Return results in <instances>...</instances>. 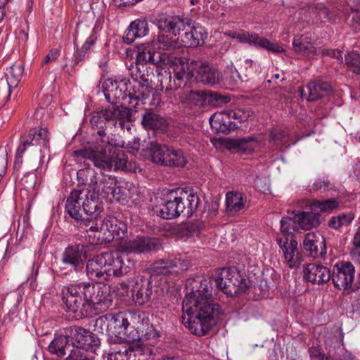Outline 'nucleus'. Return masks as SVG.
<instances>
[{
  "mask_svg": "<svg viewBox=\"0 0 360 360\" xmlns=\"http://www.w3.org/2000/svg\"><path fill=\"white\" fill-rule=\"evenodd\" d=\"M186 288L181 323L191 333L205 335L217 323L221 314L219 304L210 300V281L207 279L188 280Z\"/></svg>",
  "mask_w": 360,
  "mask_h": 360,
  "instance_id": "obj_1",
  "label": "nucleus"
},
{
  "mask_svg": "<svg viewBox=\"0 0 360 360\" xmlns=\"http://www.w3.org/2000/svg\"><path fill=\"white\" fill-rule=\"evenodd\" d=\"M173 68V75L169 73L167 84L165 86L161 83L162 88H165L167 97L174 96V91L186 86H191L192 84L200 82L207 86H214L219 84L221 75L219 70L207 63H185L181 59L179 60Z\"/></svg>",
  "mask_w": 360,
  "mask_h": 360,
  "instance_id": "obj_2",
  "label": "nucleus"
},
{
  "mask_svg": "<svg viewBox=\"0 0 360 360\" xmlns=\"http://www.w3.org/2000/svg\"><path fill=\"white\" fill-rule=\"evenodd\" d=\"M82 193L80 189H74L67 198L65 208L79 230L77 234L86 235L96 228L98 219L103 217L101 215L103 207L98 192H86L84 196Z\"/></svg>",
  "mask_w": 360,
  "mask_h": 360,
  "instance_id": "obj_3",
  "label": "nucleus"
},
{
  "mask_svg": "<svg viewBox=\"0 0 360 360\" xmlns=\"http://www.w3.org/2000/svg\"><path fill=\"white\" fill-rule=\"evenodd\" d=\"M73 156L89 160L95 167L101 169H114L124 172L132 169V164L123 149V143H120L117 141V144L112 146H96L75 150Z\"/></svg>",
  "mask_w": 360,
  "mask_h": 360,
  "instance_id": "obj_4",
  "label": "nucleus"
},
{
  "mask_svg": "<svg viewBox=\"0 0 360 360\" xmlns=\"http://www.w3.org/2000/svg\"><path fill=\"white\" fill-rule=\"evenodd\" d=\"M129 75L136 84L133 85V96L143 105H155L159 103L160 97L152 86L154 77L153 68L148 65L132 63L128 68Z\"/></svg>",
  "mask_w": 360,
  "mask_h": 360,
  "instance_id": "obj_5",
  "label": "nucleus"
},
{
  "mask_svg": "<svg viewBox=\"0 0 360 360\" xmlns=\"http://www.w3.org/2000/svg\"><path fill=\"white\" fill-rule=\"evenodd\" d=\"M96 228L86 233V235L77 234V238H85L91 244H108L114 239L123 240L127 237V226L117 217L108 215L98 219Z\"/></svg>",
  "mask_w": 360,
  "mask_h": 360,
  "instance_id": "obj_6",
  "label": "nucleus"
},
{
  "mask_svg": "<svg viewBox=\"0 0 360 360\" xmlns=\"http://www.w3.org/2000/svg\"><path fill=\"white\" fill-rule=\"evenodd\" d=\"M131 331L129 341L143 342L150 341V345L155 344L160 337V332L155 328L152 321L153 314L148 311L131 310Z\"/></svg>",
  "mask_w": 360,
  "mask_h": 360,
  "instance_id": "obj_7",
  "label": "nucleus"
},
{
  "mask_svg": "<svg viewBox=\"0 0 360 360\" xmlns=\"http://www.w3.org/2000/svg\"><path fill=\"white\" fill-rule=\"evenodd\" d=\"M132 88L133 86L129 79L122 75L108 78L103 84L105 98L108 103L117 104L128 97L130 99L129 103L132 107L136 108L140 101H138V98L131 94Z\"/></svg>",
  "mask_w": 360,
  "mask_h": 360,
  "instance_id": "obj_8",
  "label": "nucleus"
},
{
  "mask_svg": "<svg viewBox=\"0 0 360 360\" xmlns=\"http://www.w3.org/2000/svg\"><path fill=\"white\" fill-rule=\"evenodd\" d=\"M148 152L152 162L169 167H184L188 163L182 149L166 144L150 143Z\"/></svg>",
  "mask_w": 360,
  "mask_h": 360,
  "instance_id": "obj_9",
  "label": "nucleus"
},
{
  "mask_svg": "<svg viewBox=\"0 0 360 360\" xmlns=\"http://www.w3.org/2000/svg\"><path fill=\"white\" fill-rule=\"evenodd\" d=\"M112 112L108 108L99 111H94L90 115V124L93 130V135L96 140L91 147L96 146H112L117 144V140L112 133H109L108 128L112 124Z\"/></svg>",
  "mask_w": 360,
  "mask_h": 360,
  "instance_id": "obj_10",
  "label": "nucleus"
},
{
  "mask_svg": "<svg viewBox=\"0 0 360 360\" xmlns=\"http://www.w3.org/2000/svg\"><path fill=\"white\" fill-rule=\"evenodd\" d=\"M214 282L216 287L228 297L244 293L248 285L237 269L224 267L217 269Z\"/></svg>",
  "mask_w": 360,
  "mask_h": 360,
  "instance_id": "obj_11",
  "label": "nucleus"
},
{
  "mask_svg": "<svg viewBox=\"0 0 360 360\" xmlns=\"http://www.w3.org/2000/svg\"><path fill=\"white\" fill-rule=\"evenodd\" d=\"M131 310L119 311L117 313H108L98 317L95 321V327L103 330V327L111 335L118 338L124 336L127 338L131 331Z\"/></svg>",
  "mask_w": 360,
  "mask_h": 360,
  "instance_id": "obj_12",
  "label": "nucleus"
},
{
  "mask_svg": "<svg viewBox=\"0 0 360 360\" xmlns=\"http://www.w3.org/2000/svg\"><path fill=\"white\" fill-rule=\"evenodd\" d=\"M150 201L153 212L162 219H175L181 214L176 189L158 192Z\"/></svg>",
  "mask_w": 360,
  "mask_h": 360,
  "instance_id": "obj_13",
  "label": "nucleus"
},
{
  "mask_svg": "<svg viewBox=\"0 0 360 360\" xmlns=\"http://www.w3.org/2000/svg\"><path fill=\"white\" fill-rule=\"evenodd\" d=\"M84 303L80 318L91 316L105 311L112 303V296L108 287L91 282L89 293Z\"/></svg>",
  "mask_w": 360,
  "mask_h": 360,
  "instance_id": "obj_14",
  "label": "nucleus"
},
{
  "mask_svg": "<svg viewBox=\"0 0 360 360\" xmlns=\"http://www.w3.org/2000/svg\"><path fill=\"white\" fill-rule=\"evenodd\" d=\"M75 235V243L68 245L61 254L60 262L62 264L70 267L75 272L82 271L84 268V261L89 252L95 244H91L85 238H77Z\"/></svg>",
  "mask_w": 360,
  "mask_h": 360,
  "instance_id": "obj_15",
  "label": "nucleus"
},
{
  "mask_svg": "<svg viewBox=\"0 0 360 360\" xmlns=\"http://www.w3.org/2000/svg\"><path fill=\"white\" fill-rule=\"evenodd\" d=\"M91 282H77L68 284L62 289V301L68 311H72L80 317L83 307L89 293Z\"/></svg>",
  "mask_w": 360,
  "mask_h": 360,
  "instance_id": "obj_16",
  "label": "nucleus"
},
{
  "mask_svg": "<svg viewBox=\"0 0 360 360\" xmlns=\"http://www.w3.org/2000/svg\"><path fill=\"white\" fill-rule=\"evenodd\" d=\"M49 143V133L46 128L34 127L27 133L21 135L20 139V153L27 152L30 155H40L43 148H46Z\"/></svg>",
  "mask_w": 360,
  "mask_h": 360,
  "instance_id": "obj_17",
  "label": "nucleus"
},
{
  "mask_svg": "<svg viewBox=\"0 0 360 360\" xmlns=\"http://www.w3.org/2000/svg\"><path fill=\"white\" fill-rule=\"evenodd\" d=\"M229 36L240 43H247L257 49L266 50L273 53H281L285 51L283 46L275 40H270L255 32L245 30L231 32Z\"/></svg>",
  "mask_w": 360,
  "mask_h": 360,
  "instance_id": "obj_18",
  "label": "nucleus"
},
{
  "mask_svg": "<svg viewBox=\"0 0 360 360\" xmlns=\"http://www.w3.org/2000/svg\"><path fill=\"white\" fill-rule=\"evenodd\" d=\"M355 268L350 262L340 261L333 268L331 281L338 290L356 291L359 286H354Z\"/></svg>",
  "mask_w": 360,
  "mask_h": 360,
  "instance_id": "obj_19",
  "label": "nucleus"
},
{
  "mask_svg": "<svg viewBox=\"0 0 360 360\" xmlns=\"http://www.w3.org/2000/svg\"><path fill=\"white\" fill-rule=\"evenodd\" d=\"M72 345L71 349L89 350L100 345V339L90 330L78 326H71L65 328Z\"/></svg>",
  "mask_w": 360,
  "mask_h": 360,
  "instance_id": "obj_20",
  "label": "nucleus"
},
{
  "mask_svg": "<svg viewBox=\"0 0 360 360\" xmlns=\"http://www.w3.org/2000/svg\"><path fill=\"white\" fill-rule=\"evenodd\" d=\"M155 277L141 276L136 279L131 289L132 300L137 305L141 306L154 300L158 292V287L153 284Z\"/></svg>",
  "mask_w": 360,
  "mask_h": 360,
  "instance_id": "obj_21",
  "label": "nucleus"
},
{
  "mask_svg": "<svg viewBox=\"0 0 360 360\" xmlns=\"http://www.w3.org/2000/svg\"><path fill=\"white\" fill-rule=\"evenodd\" d=\"M162 248V242L157 237L138 236L133 238H124L122 242V248L127 252L144 253L158 251Z\"/></svg>",
  "mask_w": 360,
  "mask_h": 360,
  "instance_id": "obj_22",
  "label": "nucleus"
},
{
  "mask_svg": "<svg viewBox=\"0 0 360 360\" xmlns=\"http://www.w3.org/2000/svg\"><path fill=\"white\" fill-rule=\"evenodd\" d=\"M193 20L184 15H167L157 21V26L161 31L170 32L181 41V34L188 30Z\"/></svg>",
  "mask_w": 360,
  "mask_h": 360,
  "instance_id": "obj_23",
  "label": "nucleus"
},
{
  "mask_svg": "<svg viewBox=\"0 0 360 360\" xmlns=\"http://www.w3.org/2000/svg\"><path fill=\"white\" fill-rule=\"evenodd\" d=\"M190 266V262L185 257L169 256L154 262L153 270L157 274H179L186 271Z\"/></svg>",
  "mask_w": 360,
  "mask_h": 360,
  "instance_id": "obj_24",
  "label": "nucleus"
},
{
  "mask_svg": "<svg viewBox=\"0 0 360 360\" xmlns=\"http://www.w3.org/2000/svg\"><path fill=\"white\" fill-rule=\"evenodd\" d=\"M344 12L343 5L341 4L330 6L317 4L312 8L314 20L319 23H335L341 19Z\"/></svg>",
  "mask_w": 360,
  "mask_h": 360,
  "instance_id": "obj_25",
  "label": "nucleus"
},
{
  "mask_svg": "<svg viewBox=\"0 0 360 360\" xmlns=\"http://www.w3.org/2000/svg\"><path fill=\"white\" fill-rule=\"evenodd\" d=\"M276 240L283 252L287 266L290 269L299 268L303 262V256L298 250L297 241L296 240L283 241V238L278 236Z\"/></svg>",
  "mask_w": 360,
  "mask_h": 360,
  "instance_id": "obj_26",
  "label": "nucleus"
},
{
  "mask_svg": "<svg viewBox=\"0 0 360 360\" xmlns=\"http://www.w3.org/2000/svg\"><path fill=\"white\" fill-rule=\"evenodd\" d=\"M302 248L307 255L313 258H321L326 254V239L319 233H307L303 240Z\"/></svg>",
  "mask_w": 360,
  "mask_h": 360,
  "instance_id": "obj_27",
  "label": "nucleus"
},
{
  "mask_svg": "<svg viewBox=\"0 0 360 360\" xmlns=\"http://www.w3.org/2000/svg\"><path fill=\"white\" fill-rule=\"evenodd\" d=\"M105 252L89 259L86 265V275L91 280L108 281Z\"/></svg>",
  "mask_w": 360,
  "mask_h": 360,
  "instance_id": "obj_28",
  "label": "nucleus"
},
{
  "mask_svg": "<svg viewBox=\"0 0 360 360\" xmlns=\"http://www.w3.org/2000/svg\"><path fill=\"white\" fill-rule=\"evenodd\" d=\"M117 184V178L115 176L102 174L101 176L98 178L96 184V190H98V196L105 199L109 198L111 200L113 198L116 200H120V191L121 188Z\"/></svg>",
  "mask_w": 360,
  "mask_h": 360,
  "instance_id": "obj_29",
  "label": "nucleus"
},
{
  "mask_svg": "<svg viewBox=\"0 0 360 360\" xmlns=\"http://www.w3.org/2000/svg\"><path fill=\"white\" fill-rule=\"evenodd\" d=\"M332 91L330 84L325 81L317 80L310 82L306 86L299 88L300 96L309 101H315L328 96Z\"/></svg>",
  "mask_w": 360,
  "mask_h": 360,
  "instance_id": "obj_30",
  "label": "nucleus"
},
{
  "mask_svg": "<svg viewBox=\"0 0 360 360\" xmlns=\"http://www.w3.org/2000/svg\"><path fill=\"white\" fill-rule=\"evenodd\" d=\"M176 189L181 214L188 218L191 217L198 207L200 201L198 195L193 189L181 188Z\"/></svg>",
  "mask_w": 360,
  "mask_h": 360,
  "instance_id": "obj_31",
  "label": "nucleus"
},
{
  "mask_svg": "<svg viewBox=\"0 0 360 360\" xmlns=\"http://www.w3.org/2000/svg\"><path fill=\"white\" fill-rule=\"evenodd\" d=\"M223 143L229 150L250 155L259 146V141L255 136H250L236 139L226 138L223 140Z\"/></svg>",
  "mask_w": 360,
  "mask_h": 360,
  "instance_id": "obj_32",
  "label": "nucleus"
},
{
  "mask_svg": "<svg viewBox=\"0 0 360 360\" xmlns=\"http://www.w3.org/2000/svg\"><path fill=\"white\" fill-rule=\"evenodd\" d=\"M224 98L221 94L210 91L191 90L185 94L186 103L191 106L197 107L212 104L214 101H224Z\"/></svg>",
  "mask_w": 360,
  "mask_h": 360,
  "instance_id": "obj_33",
  "label": "nucleus"
},
{
  "mask_svg": "<svg viewBox=\"0 0 360 360\" xmlns=\"http://www.w3.org/2000/svg\"><path fill=\"white\" fill-rule=\"evenodd\" d=\"M124 255L118 251L105 252L108 281L111 276L121 277L129 271L130 267L124 262Z\"/></svg>",
  "mask_w": 360,
  "mask_h": 360,
  "instance_id": "obj_34",
  "label": "nucleus"
},
{
  "mask_svg": "<svg viewBox=\"0 0 360 360\" xmlns=\"http://www.w3.org/2000/svg\"><path fill=\"white\" fill-rule=\"evenodd\" d=\"M304 278L314 284L322 285L331 280L330 270L322 265L316 263H309L304 269Z\"/></svg>",
  "mask_w": 360,
  "mask_h": 360,
  "instance_id": "obj_35",
  "label": "nucleus"
},
{
  "mask_svg": "<svg viewBox=\"0 0 360 360\" xmlns=\"http://www.w3.org/2000/svg\"><path fill=\"white\" fill-rule=\"evenodd\" d=\"M186 32L181 34V41L185 46L197 47L202 46L207 38V32L205 28L193 21Z\"/></svg>",
  "mask_w": 360,
  "mask_h": 360,
  "instance_id": "obj_36",
  "label": "nucleus"
},
{
  "mask_svg": "<svg viewBox=\"0 0 360 360\" xmlns=\"http://www.w3.org/2000/svg\"><path fill=\"white\" fill-rule=\"evenodd\" d=\"M148 32V22L144 19H136L129 24L125 30L123 41L127 44H131L136 38L147 35Z\"/></svg>",
  "mask_w": 360,
  "mask_h": 360,
  "instance_id": "obj_37",
  "label": "nucleus"
},
{
  "mask_svg": "<svg viewBox=\"0 0 360 360\" xmlns=\"http://www.w3.org/2000/svg\"><path fill=\"white\" fill-rule=\"evenodd\" d=\"M72 347L70 338L68 337L67 333H65V328H63L61 334L56 335L51 342L48 349L51 354L62 358L71 352Z\"/></svg>",
  "mask_w": 360,
  "mask_h": 360,
  "instance_id": "obj_38",
  "label": "nucleus"
},
{
  "mask_svg": "<svg viewBox=\"0 0 360 360\" xmlns=\"http://www.w3.org/2000/svg\"><path fill=\"white\" fill-rule=\"evenodd\" d=\"M210 122L212 129L217 134H228L238 128L235 122L230 120L226 112L213 115L210 119Z\"/></svg>",
  "mask_w": 360,
  "mask_h": 360,
  "instance_id": "obj_39",
  "label": "nucleus"
},
{
  "mask_svg": "<svg viewBox=\"0 0 360 360\" xmlns=\"http://www.w3.org/2000/svg\"><path fill=\"white\" fill-rule=\"evenodd\" d=\"M141 124L145 129L153 131H164L168 126L165 118L151 109H147L143 115Z\"/></svg>",
  "mask_w": 360,
  "mask_h": 360,
  "instance_id": "obj_40",
  "label": "nucleus"
},
{
  "mask_svg": "<svg viewBox=\"0 0 360 360\" xmlns=\"http://www.w3.org/2000/svg\"><path fill=\"white\" fill-rule=\"evenodd\" d=\"M295 218L298 226L304 230H309L319 226L321 223V214L314 212L294 211Z\"/></svg>",
  "mask_w": 360,
  "mask_h": 360,
  "instance_id": "obj_41",
  "label": "nucleus"
},
{
  "mask_svg": "<svg viewBox=\"0 0 360 360\" xmlns=\"http://www.w3.org/2000/svg\"><path fill=\"white\" fill-rule=\"evenodd\" d=\"M108 108L112 111L113 114L112 120L114 127H117V125H118L121 129H124L126 127L128 130L130 129L129 125H125V122L132 121V112L131 109L123 105H112L109 106Z\"/></svg>",
  "mask_w": 360,
  "mask_h": 360,
  "instance_id": "obj_42",
  "label": "nucleus"
},
{
  "mask_svg": "<svg viewBox=\"0 0 360 360\" xmlns=\"http://www.w3.org/2000/svg\"><path fill=\"white\" fill-rule=\"evenodd\" d=\"M77 178L78 186L82 185L88 187L86 192H98L96 184L99 177L97 176V174L94 169L86 167L78 170Z\"/></svg>",
  "mask_w": 360,
  "mask_h": 360,
  "instance_id": "obj_43",
  "label": "nucleus"
},
{
  "mask_svg": "<svg viewBox=\"0 0 360 360\" xmlns=\"http://www.w3.org/2000/svg\"><path fill=\"white\" fill-rule=\"evenodd\" d=\"M291 136L281 129H272L269 134V142L276 150H283L290 146Z\"/></svg>",
  "mask_w": 360,
  "mask_h": 360,
  "instance_id": "obj_44",
  "label": "nucleus"
},
{
  "mask_svg": "<svg viewBox=\"0 0 360 360\" xmlns=\"http://www.w3.org/2000/svg\"><path fill=\"white\" fill-rule=\"evenodd\" d=\"M165 56V55H163ZM162 60V56L159 52L151 50L149 46L139 47L136 56V63L153 65H158Z\"/></svg>",
  "mask_w": 360,
  "mask_h": 360,
  "instance_id": "obj_45",
  "label": "nucleus"
},
{
  "mask_svg": "<svg viewBox=\"0 0 360 360\" xmlns=\"http://www.w3.org/2000/svg\"><path fill=\"white\" fill-rule=\"evenodd\" d=\"M246 199L239 192L229 191L226 194V212L229 215H234L245 207Z\"/></svg>",
  "mask_w": 360,
  "mask_h": 360,
  "instance_id": "obj_46",
  "label": "nucleus"
},
{
  "mask_svg": "<svg viewBox=\"0 0 360 360\" xmlns=\"http://www.w3.org/2000/svg\"><path fill=\"white\" fill-rule=\"evenodd\" d=\"M292 46L295 51L298 53L307 56L318 54L311 37L308 35L303 34L299 37L294 38Z\"/></svg>",
  "mask_w": 360,
  "mask_h": 360,
  "instance_id": "obj_47",
  "label": "nucleus"
},
{
  "mask_svg": "<svg viewBox=\"0 0 360 360\" xmlns=\"http://www.w3.org/2000/svg\"><path fill=\"white\" fill-rule=\"evenodd\" d=\"M292 217H286L281 220V233L283 241L295 240V232L297 230V221L295 218V214Z\"/></svg>",
  "mask_w": 360,
  "mask_h": 360,
  "instance_id": "obj_48",
  "label": "nucleus"
},
{
  "mask_svg": "<svg viewBox=\"0 0 360 360\" xmlns=\"http://www.w3.org/2000/svg\"><path fill=\"white\" fill-rule=\"evenodd\" d=\"M346 15V22L349 27L355 32L360 31V8L348 6L344 8Z\"/></svg>",
  "mask_w": 360,
  "mask_h": 360,
  "instance_id": "obj_49",
  "label": "nucleus"
},
{
  "mask_svg": "<svg viewBox=\"0 0 360 360\" xmlns=\"http://www.w3.org/2000/svg\"><path fill=\"white\" fill-rule=\"evenodd\" d=\"M122 339H127V338L123 336H121V338L116 336H110L108 338V342L110 345L108 356L110 354L115 355L120 353L124 354L127 352V351H129L131 347L123 343L122 341Z\"/></svg>",
  "mask_w": 360,
  "mask_h": 360,
  "instance_id": "obj_50",
  "label": "nucleus"
},
{
  "mask_svg": "<svg viewBox=\"0 0 360 360\" xmlns=\"http://www.w3.org/2000/svg\"><path fill=\"white\" fill-rule=\"evenodd\" d=\"M354 215L352 212L341 213L333 217L328 221V226L333 229H338L343 226L349 225L354 219Z\"/></svg>",
  "mask_w": 360,
  "mask_h": 360,
  "instance_id": "obj_51",
  "label": "nucleus"
},
{
  "mask_svg": "<svg viewBox=\"0 0 360 360\" xmlns=\"http://www.w3.org/2000/svg\"><path fill=\"white\" fill-rule=\"evenodd\" d=\"M153 42L158 49L164 51H172L176 48L175 39L164 33H159Z\"/></svg>",
  "mask_w": 360,
  "mask_h": 360,
  "instance_id": "obj_52",
  "label": "nucleus"
},
{
  "mask_svg": "<svg viewBox=\"0 0 360 360\" xmlns=\"http://www.w3.org/2000/svg\"><path fill=\"white\" fill-rule=\"evenodd\" d=\"M96 40L97 35L91 34L82 46L77 50L74 56L75 64H78L84 59L86 54L90 52L91 47L95 44Z\"/></svg>",
  "mask_w": 360,
  "mask_h": 360,
  "instance_id": "obj_53",
  "label": "nucleus"
},
{
  "mask_svg": "<svg viewBox=\"0 0 360 360\" xmlns=\"http://www.w3.org/2000/svg\"><path fill=\"white\" fill-rule=\"evenodd\" d=\"M345 61L349 71L360 75V53L356 51L349 52L345 56Z\"/></svg>",
  "mask_w": 360,
  "mask_h": 360,
  "instance_id": "obj_54",
  "label": "nucleus"
},
{
  "mask_svg": "<svg viewBox=\"0 0 360 360\" xmlns=\"http://www.w3.org/2000/svg\"><path fill=\"white\" fill-rule=\"evenodd\" d=\"M226 112L230 120L233 119L239 123L247 121L253 115V112L249 108H242L229 110Z\"/></svg>",
  "mask_w": 360,
  "mask_h": 360,
  "instance_id": "obj_55",
  "label": "nucleus"
},
{
  "mask_svg": "<svg viewBox=\"0 0 360 360\" xmlns=\"http://www.w3.org/2000/svg\"><path fill=\"white\" fill-rule=\"evenodd\" d=\"M23 72L21 64H13L7 70L6 77L9 86L17 85L20 80Z\"/></svg>",
  "mask_w": 360,
  "mask_h": 360,
  "instance_id": "obj_56",
  "label": "nucleus"
},
{
  "mask_svg": "<svg viewBox=\"0 0 360 360\" xmlns=\"http://www.w3.org/2000/svg\"><path fill=\"white\" fill-rule=\"evenodd\" d=\"M313 205L320 210L321 212H330L339 206V202L334 198H330L322 201L316 200Z\"/></svg>",
  "mask_w": 360,
  "mask_h": 360,
  "instance_id": "obj_57",
  "label": "nucleus"
},
{
  "mask_svg": "<svg viewBox=\"0 0 360 360\" xmlns=\"http://www.w3.org/2000/svg\"><path fill=\"white\" fill-rule=\"evenodd\" d=\"M330 190H335V186L328 179L326 180H316L310 188V191H321L326 192Z\"/></svg>",
  "mask_w": 360,
  "mask_h": 360,
  "instance_id": "obj_58",
  "label": "nucleus"
},
{
  "mask_svg": "<svg viewBox=\"0 0 360 360\" xmlns=\"http://www.w3.org/2000/svg\"><path fill=\"white\" fill-rule=\"evenodd\" d=\"M198 230L196 224L188 221L181 224L178 227V233L184 236H191Z\"/></svg>",
  "mask_w": 360,
  "mask_h": 360,
  "instance_id": "obj_59",
  "label": "nucleus"
},
{
  "mask_svg": "<svg viewBox=\"0 0 360 360\" xmlns=\"http://www.w3.org/2000/svg\"><path fill=\"white\" fill-rule=\"evenodd\" d=\"M88 350L71 349V352L65 358V360H94L92 356L87 354Z\"/></svg>",
  "mask_w": 360,
  "mask_h": 360,
  "instance_id": "obj_60",
  "label": "nucleus"
},
{
  "mask_svg": "<svg viewBox=\"0 0 360 360\" xmlns=\"http://www.w3.org/2000/svg\"><path fill=\"white\" fill-rule=\"evenodd\" d=\"M309 353L311 358L315 360H333L329 357L325 358V354L321 352L319 346H311L309 349Z\"/></svg>",
  "mask_w": 360,
  "mask_h": 360,
  "instance_id": "obj_61",
  "label": "nucleus"
},
{
  "mask_svg": "<svg viewBox=\"0 0 360 360\" xmlns=\"http://www.w3.org/2000/svg\"><path fill=\"white\" fill-rule=\"evenodd\" d=\"M29 220L30 217L27 214H25L24 216L19 219L18 225V232H19L21 230L22 233H24L25 231L30 228Z\"/></svg>",
  "mask_w": 360,
  "mask_h": 360,
  "instance_id": "obj_62",
  "label": "nucleus"
},
{
  "mask_svg": "<svg viewBox=\"0 0 360 360\" xmlns=\"http://www.w3.org/2000/svg\"><path fill=\"white\" fill-rule=\"evenodd\" d=\"M59 56V51L56 49H53L50 50L49 53L44 57L41 65L44 67L46 63L51 62V61H55L57 60L58 57Z\"/></svg>",
  "mask_w": 360,
  "mask_h": 360,
  "instance_id": "obj_63",
  "label": "nucleus"
},
{
  "mask_svg": "<svg viewBox=\"0 0 360 360\" xmlns=\"http://www.w3.org/2000/svg\"><path fill=\"white\" fill-rule=\"evenodd\" d=\"M133 351V349H129V351H127V352L124 354H117L115 355L110 354L108 356L109 360H129V354Z\"/></svg>",
  "mask_w": 360,
  "mask_h": 360,
  "instance_id": "obj_64",
  "label": "nucleus"
}]
</instances>
